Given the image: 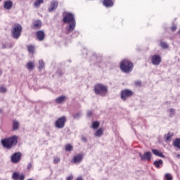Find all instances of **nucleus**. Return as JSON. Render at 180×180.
<instances>
[{
    "instance_id": "obj_1",
    "label": "nucleus",
    "mask_w": 180,
    "mask_h": 180,
    "mask_svg": "<svg viewBox=\"0 0 180 180\" xmlns=\"http://www.w3.org/2000/svg\"><path fill=\"white\" fill-rule=\"evenodd\" d=\"M1 144L4 148H7V150H11L12 147L16 146L18 144V136L14 135L11 137L5 138L1 140Z\"/></svg>"
},
{
    "instance_id": "obj_2",
    "label": "nucleus",
    "mask_w": 180,
    "mask_h": 180,
    "mask_svg": "<svg viewBox=\"0 0 180 180\" xmlns=\"http://www.w3.org/2000/svg\"><path fill=\"white\" fill-rule=\"evenodd\" d=\"M64 23H69V27H67L68 32H74L75 29V18H74V14L71 13H66L63 18Z\"/></svg>"
},
{
    "instance_id": "obj_3",
    "label": "nucleus",
    "mask_w": 180,
    "mask_h": 180,
    "mask_svg": "<svg viewBox=\"0 0 180 180\" xmlns=\"http://www.w3.org/2000/svg\"><path fill=\"white\" fill-rule=\"evenodd\" d=\"M120 70L122 72H125L126 74L131 72V71H133V63L127 59L123 60L120 63Z\"/></svg>"
},
{
    "instance_id": "obj_4",
    "label": "nucleus",
    "mask_w": 180,
    "mask_h": 180,
    "mask_svg": "<svg viewBox=\"0 0 180 180\" xmlns=\"http://www.w3.org/2000/svg\"><path fill=\"white\" fill-rule=\"evenodd\" d=\"M94 92L96 95H100V96H105L108 94V86L97 84L94 86Z\"/></svg>"
},
{
    "instance_id": "obj_5",
    "label": "nucleus",
    "mask_w": 180,
    "mask_h": 180,
    "mask_svg": "<svg viewBox=\"0 0 180 180\" xmlns=\"http://www.w3.org/2000/svg\"><path fill=\"white\" fill-rule=\"evenodd\" d=\"M22 27L20 24H16L13 26L11 30V36L13 39L18 40L20 37V34H22Z\"/></svg>"
},
{
    "instance_id": "obj_6",
    "label": "nucleus",
    "mask_w": 180,
    "mask_h": 180,
    "mask_svg": "<svg viewBox=\"0 0 180 180\" xmlns=\"http://www.w3.org/2000/svg\"><path fill=\"white\" fill-rule=\"evenodd\" d=\"M67 118H65V117H60L56 121L55 126L57 129H64V126H65Z\"/></svg>"
},
{
    "instance_id": "obj_7",
    "label": "nucleus",
    "mask_w": 180,
    "mask_h": 180,
    "mask_svg": "<svg viewBox=\"0 0 180 180\" xmlns=\"http://www.w3.org/2000/svg\"><path fill=\"white\" fill-rule=\"evenodd\" d=\"M150 61L153 65H160L161 64V62L162 61V58H161V56L158 54H155L152 56Z\"/></svg>"
},
{
    "instance_id": "obj_8",
    "label": "nucleus",
    "mask_w": 180,
    "mask_h": 180,
    "mask_svg": "<svg viewBox=\"0 0 180 180\" xmlns=\"http://www.w3.org/2000/svg\"><path fill=\"white\" fill-rule=\"evenodd\" d=\"M131 95H133V91L129 89L122 90L121 91V93H120L121 99L122 101H126V99H127V98H130Z\"/></svg>"
},
{
    "instance_id": "obj_9",
    "label": "nucleus",
    "mask_w": 180,
    "mask_h": 180,
    "mask_svg": "<svg viewBox=\"0 0 180 180\" xmlns=\"http://www.w3.org/2000/svg\"><path fill=\"white\" fill-rule=\"evenodd\" d=\"M20 158H22V153H20V152L15 153L11 156V162H13V164H18V162L20 161Z\"/></svg>"
},
{
    "instance_id": "obj_10",
    "label": "nucleus",
    "mask_w": 180,
    "mask_h": 180,
    "mask_svg": "<svg viewBox=\"0 0 180 180\" xmlns=\"http://www.w3.org/2000/svg\"><path fill=\"white\" fill-rule=\"evenodd\" d=\"M139 155L142 161H150L151 160V152H146L143 155L139 153Z\"/></svg>"
},
{
    "instance_id": "obj_11",
    "label": "nucleus",
    "mask_w": 180,
    "mask_h": 180,
    "mask_svg": "<svg viewBox=\"0 0 180 180\" xmlns=\"http://www.w3.org/2000/svg\"><path fill=\"white\" fill-rule=\"evenodd\" d=\"M82 160H84V154H78L74 156L72 162L73 164H81V162H82Z\"/></svg>"
},
{
    "instance_id": "obj_12",
    "label": "nucleus",
    "mask_w": 180,
    "mask_h": 180,
    "mask_svg": "<svg viewBox=\"0 0 180 180\" xmlns=\"http://www.w3.org/2000/svg\"><path fill=\"white\" fill-rule=\"evenodd\" d=\"M12 178L13 180H25V175L20 174L18 172H15L12 174Z\"/></svg>"
},
{
    "instance_id": "obj_13",
    "label": "nucleus",
    "mask_w": 180,
    "mask_h": 180,
    "mask_svg": "<svg viewBox=\"0 0 180 180\" xmlns=\"http://www.w3.org/2000/svg\"><path fill=\"white\" fill-rule=\"evenodd\" d=\"M58 6V1H52L51 2V6L49 8V12H53V11H56L57 9V7Z\"/></svg>"
},
{
    "instance_id": "obj_14",
    "label": "nucleus",
    "mask_w": 180,
    "mask_h": 180,
    "mask_svg": "<svg viewBox=\"0 0 180 180\" xmlns=\"http://www.w3.org/2000/svg\"><path fill=\"white\" fill-rule=\"evenodd\" d=\"M12 6H13V2H12L11 0H8L4 4V9H7V11L12 9Z\"/></svg>"
},
{
    "instance_id": "obj_15",
    "label": "nucleus",
    "mask_w": 180,
    "mask_h": 180,
    "mask_svg": "<svg viewBox=\"0 0 180 180\" xmlns=\"http://www.w3.org/2000/svg\"><path fill=\"white\" fill-rule=\"evenodd\" d=\"M44 32L42 30L37 32V39L39 41H43L44 40Z\"/></svg>"
},
{
    "instance_id": "obj_16",
    "label": "nucleus",
    "mask_w": 180,
    "mask_h": 180,
    "mask_svg": "<svg viewBox=\"0 0 180 180\" xmlns=\"http://www.w3.org/2000/svg\"><path fill=\"white\" fill-rule=\"evenodd\" d=\"M65 99H67V97L65 96H60L55 100V102L56 103H59V104L64 103V102H65Z\"/></svg>"
},
{
    "instance_id": "obj_17",
    "label": "nucleus",
    "mask_w": 180,
    "mask_h": 180,
    "mask_svg": "<svg viewBox=\"0 0 180 180\" xmlns=\"http://www.w3.org/2000/svg\"><path fill=\"white\" fill-rule=\"evenodd\" d=\"M152 153L154 154V155H157V157H161L162 158H165V155L162 154V152L157 149H153Z\"/></svg>"
},
{
    "instance_id": "obj_18",
    "label": "nucleus",
    "mask_w": 180,
    "mask_h": 180,
    "mask_svg": "<svg viewBox=\"0 0 180 180\" xmlns=\"http://www.w3.org/2000/svg\"><path fill=\"white\" fill-rule=\"evenodd\" d=\"M42 22L40 20H37L33 23V27L34 29H40L41 27L42 26Z\"/></svg>"
},
{
    "instance_id": "obj_19",
    "label": "nucleus",
    "mask_w": 180,
    "mask_h": 180,
    "mask_svg": "<svg viewBox=\"0 0 180 180\" xmlns=\"http://www.w3.org/2000/svg\"><path fill=\"white\" fill-rule=\"evenodd\" d=\"M103 131L104 129L103 128H100L97 131H96V132L94 133V136L96 137H102V136H103Z\"/></svg>"
},
{
    "instance_id": "obj_20",
    "label": "nucleus",
    "mask_w": 180,
    "mask_h": 180,
    "mask_svg": "<svg viewBox=\"0 0 180 180\" xmlns=\"http://www.w3.org/2000/svg\"><path fill=\"white\" fill-rule=\"evenodd\" d=\"M103 5L106 6V8H110L113 6V1L112 0H104Z\"/></svg>"
},
{
    "instance_id": "obj_21",
    "label": "nucleus",
    "mask_w": 180,
    "mask_h": 180,
    "mask_svg": "<svg viewBox=\"0 0 180 180\" xmlns=\"http://www.w3.org/2000/svg\"><path fill=\"white\" fill-rule=\"evenodd\" d=\"M162 164H164V162L161 159H160L158 160H155L153 162V165H155V167H156V168H160L161 167V165H162Z\"/></svg>"
},
{
    "instance_id": "obj_22",
    "label": "nucleus",
    "mask_w": 180,
    "mask_h": 180,
    "mask_svg": "<svg viewBox=\"0 0 180 180\" xmlns=\"http://www.w3.org/2000/svg\"><path fill=\"white\" fill-rule=\"evenodd\" d=\"M34 67V62L30 61L27 63V69H28L29 71H32Z\"/></svg>"
},
{
    "instance_id": "obj_23",
    "label": "nucleus",
    "mask_w": 180,
    "mask_h": 180,
    "mask_svg": "<svg viewBox=\"0 0 180 180\" xmlns=\"http://www.w3.org/2000/svg\"><path fill=\"white\" fill-rule=\"evenodd\" d=\"M173 146L180 149V138H177L174 141Z\"/></svg>"
},
{
    "instance_id": "obj_24",
    "label": "nucleus",
    "mask_w": 180,
    "mask_h": 180,
    "mask_svg": "<svg viewBox=\"0 0 180 180\" xmlns=\"http://www.w3.org/2000/svg\"><path fill=\"white\" fill-rule=\"evenodd\" d=\"M44 0H37L34 3V6H35V8H40V5H41V4H44Z\"/></svg>"
},
{
    "instance_id": "obj_25",
    "label": "nucleus",
    "mask_w": 180,
    "mask_h": 180,
    "mask_svg": "<svg viewBox=\"0 0 180 180\" xmlns=\"http://www.w3.org/2000/svg\"><path fill=\"white\" fill-rule=\"evenodd\" d=\"M19 122L16 120H13V130H18L19 129Z\"/></svg>"
},
{
    "instance_id": "obj_26",
    "label": "nucleus",
    "mask_w": 180,
    "mask_h": 180,
    "mask_svg": "<svg viewBox=\"0 0 180 180\" xmlns=\"http://www.w3.org/2000/svg\"><path fill=\"white\" fill-rule=\"evenodd\" d=\"M27 51L30 54H34V46L33 45H29L27 46Z\"/></svg>"
},
{
    "instance_id": "obj_27",
    "label": "nucleus",
    "mask_w": 180,
    "mask_h": 180,
    "mask_svg": "<svg viewBox=\"0 0 180 180\" xmlns=\"http://www.w3.org/2000/svg\"><path fill=\"white\" fill-rule=\"evenodd\" d=\"M39 70L41 71L44 68V62L42 60L39 61Z\"/></svg>"
},
{
    "instance_id": "obj_28",
    "label": "nucleus",
    "mask_w": 180,
    "mask_h": 180,
    "mask_svg": "<svg viewBox=\"0 0 180 180\" xmlns=\"http://www.w3.org/2000/svg\"><path fill=\"white\" fill-rule=\"evenodd\" d=\"M74 119H79L80 117H82V112L81 111L77 112L75 115H73Z\"/></svg>"
},
{
    "instance_id": "obj_29",
    "label": "nucleus",
    "mask_w": 180,
    "mask_h": 180,
    "mask_svg": "<svg viewBox=\"0 0 180 180\" xmlns=\"http://www.w3.org/2000/svg\"><path fill=\"white\" fill-rule=\"evenodd\" d=\"M91 127L94 130H96V129H98V127H99V122H94L91 124Z\"/></svg>"
},
{
    "instance_id": "obj_30",
    "label": "nucleus",
    "mask_w": 180,
    "mask_h": 180,
    "mask_svg": "<svg viewBox=\"0 0 180 180\" xmlns=\"http://www.w3.org/2000/svg\"><path fill=\"white\" fill-rule=\"evenodd\" d=\"M65 151H72L73 147L71 144L68 143L65 146Z\"/></svg>"
},
{
    "instance_id": "obj_31",
    "label": "nucleus",
    "mask_w": 180,
    "mask_h": 180,
    "mask_svg": "<svg viewBox=\"0 0 180 180\" xmlns=\"http://www.w3.org/2000/svg\"><path fill=\"white\" fill-rule=\"evenodd\" d=\"M160 46L162 49H168V44L166 42L161 41L160 43Z\"/></svg>"
},
{
    "instance_id": "obj_32",
    "label": "nucleus",
    "mask_w": 180,
    "mask_h": 180,
    "mask_svg": "<svg viewBox=\"0 0 180 180\" xmlns=\"http://www.w3.org/2000/svg\"><path fill=\"white\" fill-rule=\"evenodd\" d=\"M165 180H172V176L169 173L165 175Z\"/></svg>"
},
{
    "instance_id": "obj_33",
    "label": "nucleus",
    "mask_w": 180,
    "mask_h": 180,
    "mask_svg": "<svg viewBox=\"0 0 180 180\" xmlns=\"http://www.w3.org/2000/svg\"><path fill=\"white\" fill-rule=\"evenodd\" d=\"M169 116L170 117H172L174 115H175V109L174 108H170L169 110Z\"/></svg>"
},
{
    "instance_id": "obj_34",
    "label": "nucleus",
    "mask_w": 180,
    "mask_h": 180,
    "mask_svg": "<svg viewBox=\"0 0 180 180\" xmlns=\"http://www.w3.org/2000/svg\"><path fill=\"white\" fill-rule=\"evenodd\" d=\"M0 92L3 94L6 92V88H5L4 86H0Z\"/></svg>"
},
{
    "instance_id": "obj_35",
    "label": "nucleus",
    "mask_w": 180,
    "mask_h": 180,
    "mask_svg": "<svg viewBox=\"0 0 180 180\" xmlns=\"http://www.w3.org/2000/svg\"><path fill=\"white\" fill-rule=\"evenodd\" d=\"M60 158H53V164H58L60 162Z\"/></svg>"
},
{
    "instance_id": "obj_36",
    "label": "nucleus",
    "mask_w": 180,
    "mask_h": 180,
    "mask_svg": "<svg viewBox=\"0 0 180 180\" xmlns=\"http://www.w3.org/2000/svg\"><path fill=\"white\" fill-rule=\"evenodd\" d=\"M91 116H92V111H87V117H91Z\"/></svg>"
},
{
    "instance_id": "obj_37",
    "label": "nucleus",
    "mask_w": 180,
    "mask_h": 180,
    "mask_svg": "<svg viewBox=\"0 0 180 180\" xmlns=\"http://www.w3.org/2000/svg\"><path fill=\"white\" fill-rule=\"evenodd\" d=\"M73 179H74V176L72 175H70L66 178V180H73Z\"/></svg>"
},
{
    "instance_id": "obj_38",
    "label": "nucleus",
    "mask_w": 180,
    "mask_h": 180,
    "mask_svg": "<svg viewBox=\"0 0 180 180\" xmlns=\"http://www.w3.org/2000/svg\"><path fill=\"white\" fill-rule=\"evenodd\" d=\"M8 46V49H12V47H13V44L10 43V44H7Z\"/></svg>"
},
{
    "instance_id": "obj_39",
    "label": "nucleus",
    "mask_w": 180,
    "mask_h": 180,
    "mask_svg": "<svg viewBox=\"0 0 180 180\" xmlns=\"http://www.w3.org/2000/svg\"><path fill=\"white\" fill-rule=\"evenodd\" d=\"M2 49H8V44H2Z\"/></svg>"
},
{
    "instance_id": "obj_40",
    "label": "nucleus",
    "mask_w": 180,
    "mask_h": 180,
    "mask_svg": "<svg viewBox=\"0 0 180 180\" xmlns=\"http://www.w3.org/2000/svg\"><path fill=\"white\" fill-rule=\"evenodd\" d=\"M166 140L167 141H169V140H171V136L169 135V134H167V137H166Z\"/></svg>"
},
{
    "instance_id": "obj_41",
    "label": "nucleus",
    "mask_w": 180,
    "mask_h": 180,
    "mask_svg": "<svg viewBox=\"0 0 180 180\" xmlns=\"http://www.w3.org/2000/svg\"><path fill=\"white\" fill-rule=\"evenodd\" d=\"M135 85H137L138 86L141 85V82H140V81L135 82Z\"/></svg>"
},
{
    "instance_id": "obj_42",
    "label": "nucleus",
    "mask_w": 180,
    "mask_h": 180,
    "mask_svg": "<svg viewBox=\"0 0 180 180\" xmlns=\"http://www.w3.org/2000/svg\"><path fill=\"white\" fill-rule=\"evenodd\" d=\"M32 163H29L27 165V169H32Z\"/></svg>"
},
{
    "instance_id": "obj_43",
    "label": "nucleus",
    "mask_w": 180,
    "mask_h": 180,
    "mask_svg": "<svg viewBox=\"0 0 180 180\" xmlns=\"http://www.w3.org/2000/svg\"><path fill=\"white\" fill-rule=\"evenodd\" d=\"M172 32H175V30H176V27L175 25H173L172 27Z\"/></svg>"
},
{
    "instance_id": "obj_44",
    "label": "nucleus",
    "mask_w": 180,
    "mask_h": 180,
    "mask_svg": "<svg viewBox=\"0 0 180 180\" xmlns=\"http://www.w3.org/2000/svg\"><path fill=\"white\" fill-rule=\"evenodd\" d=\"M77 180H84V179H82V177H77Z\"/></svg>"
},
{
    "instance_id": "obj_45",
    "label": "nucleus",
    "mask_w": 180,
    "mask_h": 180,
    "mask_svg": "<svg viewBox=\"0 0 180 180\" xmlns=\"http://www.w3.org/2000/svg\"><path fill=\"white\" fill-rule=\"evenodd\" d=\"M179 157H180V155L179 154L177 155V158H179Z\"/></svg>"
},
{
    "instance_id": "obj_46",
    "label": "nucleus",
    "mask_w": 180,
    "mask_h": 180,
    "mask_svg": "<svg viewBox=\"0 0 180 180\" xmlns=\"http://www.w3.org/2000/svg\"><path fill=\"white\" fill-rule=\"evenodd\" d=\"M0 113H2V110L0 108Z\"/></svg>"
},
{
    "instance_id": "obj_47",
    "label": "nucleus",
    "mask_w": 180,
    "mask_h": 180,
    "mask_svg": "<svg viewBox=\"0 0 180 180\" xmlns=\"http://www.w3.org/2000/svg\"><path fill=\"white\" fill-rule=\"evenodd\" d=\"M2 1V0H0V1Z\"/></svg>"
}]
</instances>
